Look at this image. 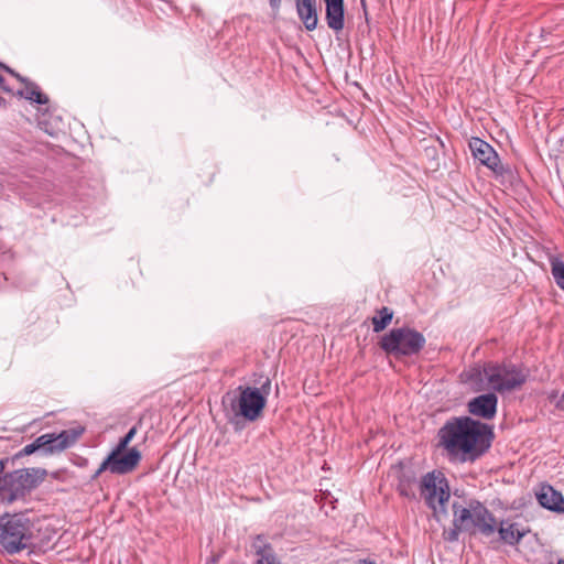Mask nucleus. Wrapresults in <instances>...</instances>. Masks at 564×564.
<instances>
[{
  "label": "nucleus",
  "instance_id": "1",
  "mask_svg": "<svg viewBox=\"0 0 564 564\" xmlns=\"http://www.w3.org/2000/svg\"><path fill=\"white\" fill-rule=\"evenodd\" d=\"M492 429L470 416L452 417L440 429L438 438L448 456L476 459L490 447Z\"/></svg>",
  "mask_w": 564,
  "mask_h": 564
},
{
  "label": "nucleus",
  "instance_id": "2",
  "mask_svg": "<svg viewBox=\"0 0 564 564\" xmlns=\"http://www.w3.org/2000/svg\"><path fill=\"white\" fill-rule=\"evenodd\" d=\"M452 509L453 527L443 532L446 541H458L460 532L487 538L494 534V516L480 501L473 499L467 506L453 502Z\"/></svg>",
  "mask_w": 564,
  "mask_h": 564
},
{
  "label": "nucleus",
  "instance_id": "3",
  "mask_svg": "<svg viewBox=\"0 0 564 564\" xmlns=\"http://www.w3.org/2000/svg\"><path fill=\"white\" fill-rule=\"evenodd\" d=\"M257 384L259 387L239 386L234 393L228 392L223 398V404L229 406L230 421L240 416L247 421H256L261 415L271 393V379L261 376Z\"/></svg>",
  "mask_w": 564,
  "mask_h": 564
},
{
  "label": "nucleus",
  "instance_id": "4",
  "mask_svg": "<svg viewBox=\"0 0 564 564\" xmlns=\"http://www.w3.org/2000/svg\"><path fill=\"white\" fill-rule=\"evenodd\" d=\"M0 545L8 554L33 545V524L24 513H6L0 518Z\"/></svg>",
  "mask_w": 564,
  "mask_h": 564
},
{
  "label": "nucleus",
  "instance_id": "5",
  "mask_svg": "<svg viewBox=\"0 0 564 564\" xmlns=\"http://www.w3.org/2000/svg\"><path fill=\"white\" fill-rule=\"evenodd\" d=\"M424 335L409 326L390 329L378 345L388 355L395 358L416 356L424 348Z\"/></svg>",
  "mask_w": 564,
  "mask_h": 564
},
{
  "label": "nucleus",
  "instance_id": "6",
  "mask_svg": "<svg viewBox=\"0 0 564 564\" xmlns=\"http://www.w3.org/2000/svg\"><path fill=\"white\" fill-rule=\"evenodd\" d=\"M421 496L425 503L433 509L435 519L441 522L447 518L446 503L449 500V487L442 473H427L420 482Z\"/></svg>",
  "mask_w": 564,
  "mask_h": 564
},
{
  "label": "nucleus",
  "instance_id": "7",
  "mask_svg": "<svg viewBox=\"0 0 564 564\" xmlns=\"http://www.w3.org/2000/svg\"><path fill=\"white\" fill-rule=\"evenodd\" d=\"M84 432L85 427L83 425H77L73 429L63 430L59 433L42 434L37 436L33 443L42 455L51 456L72 447Z\"/></svg>",
  "mask_w": 564,
  "mask_h": 564
},
{
  "label": "nucleus",
  "instance_id": "8",
  "mask_svg": "<svg viewBox=\"0 0 564 564\" xmlns=\"http://www.w3.org/2000/svg\"><path fill=\"white\" fill-rule=\"evenodd\" d=\"M527 378L524 368L512 362H496V393L505 394L520 389Z\"/></svg>",
  "mask_w": 564,
  "mask_h": 564
},
{
  "label": "nucleus",
  "instance_id": "9",
  "mask_svg": "<svg viewBox=\"0 0 564 564\" xmlns=\"http://www.w3.org/2000/svg\"><path fill=\"white\" fill-rule=\"evenodd\" d=\"M141 453L135 447L128 452H118L112 449L102 460V469H108L115 475H127L135 469L141 460Z\"/></svg>",
  "mask_w": 564,
  "mask_h": 564
},
{
  "label": "nucleus",
  "instance_id": "10",
  "mask_svg": "<svg viewBox=\"0 0 564 564\" xmlns=\"http://www.w3.org/2000/svg\"><path fill=\"white\" fill-rule=\"evenodd\" d=\"M26 494L21 485L15 470L0 476V500L4 505H11L17 500H23Z\"/></svg>",
  "mask_w": 564,
  "mask_h": 564
},
{
  "label": "nucleus",
  "instance_id": "11",
  "mask_svg": "<svg viewBox=\"0 0 564 564\" xmlns=\"http://www.w3.org/2000/svg\"><path fill=\"white\" fill-rule=\"evenodd\" d=\"M535 498L542 508L556 513H564V497L561 491L554 489L551 485L541 484L535 491Z\"/></svg>",
  "mask_w": 564,
  "mask_h": 564
},
{
  "label": "nucleus",
  "instance_id": "12",
  "mask_svg": "<svg viewBox=\"0 0 564 564\" xmlns=\"http://www.w3.org/2000/svg\"><path fill=\"white\" fill-rule=\"evenodd\" d=\"M496 530L499 534V540L511 546L517 545L528 532L519 523L509 519L501 520L499 525L496 524Z\"/></svg>",
  "mask_w": 564,
  "mask_h": 564
},
{
  "label": "nucleus",
  "instance_id": "13",
  "mask_svg": "<svg viewBox=\"0 0 564 564\" xmlns=\"http://www.w3.org/2000/svg\"><path fill=\"white\" fill-rule=\"evenodd\" d=\"M325 19L329 29L339 32L345 26L344 0H324Z\"/></svg>",
  "mask_w": 564,
  "mask_h": 564
},
{
  "label": "nucleus",
  "instance_id": "14",
  "mask_svg": "<svg viewBox=\"0 0 564 564\" xmlns=\"http://www.w3.org/2000/svg\"><path fill=\"white\" fill-rule=\"evenodd\" d=\"M15 473L26 496L37 488L47 476V470L41 467L20 468L15 469Z\"/></svg>",
  "mask_w": 564,
  "mask_h": 564
},
{
  "label": "nucleus",
  "instance_id": "15",
  "mask_svg": "<svg viewBox=\"0 0 564 564\" xmlns=\"http://www.w3.org/2000/svg\"><path fill=\"white\" fill-rule=\"evenodd\" d=\"M519 182L517 172L509 163H502L498 152L496 151V187L502 193L514 186Z\"/></svg>",
  "mask_w": 564,
  "mask_h": 564
},
{
  "label": "nucleus",
  "instance_id": "16",
  "mask_svg": "<svg viewBox=\"0 0 564 564\" xmlns=\"http://www.w3.org/2000/svg\"><path fill=\"white\" fill-rule=\"evenodd\" d=\"M296 13L307 31L318 24L317 0H295Z\"/></svg>",
  "mask_w": 564,
  "mask_h": 564
},
{
  "label": "nucleus",
  "instance_id": "17",
  "mask_svg": "<svg viewBox=\"0 0 564 564\" xmlns=\"http://www.w3.org/2000/svg\"><path fill=\"white\" fill-rule=\"evenodd\" d=\"M462 377L465 382L469 383L474 388V390L480 391L484 389L485 381H487L488 384L494 383V366L488 364L482 369L479 367L471 368L464 372Z\"/></svg>",
  "mask_w": 564,
  "mask_h": 564
},
{
  "label": "nucleus",
  "instance_id": "18",
  "mask_svg": "<svg viewBox=\"0 0 564 564\" xmlns=\"http://www.w3.org/2000/svg\"><path fill=\"white\" fill-rule=\"evenodd\" d=\"M468 412L482 419L494 417V392H488L471 399L468 404Z\"/></svg>",
  "mask_w": 564,
  "mask_h": 564
},
{
  "label": "nucleus",
  "instance_id": "19",
  "mask_svg": "<svg viewBox=\"0 0 564 564\" xmlns=\"http://www.w3.org/2000/svg\"><path fill=\"white\" fill-rule=\"evenodd\" d=\"M252 549L258 556L257 564H282L278 558L273 546L263 535L259 534L253 539Z\"/></svg>",
  "mask_w": 564,
  "mask_h": 564
},
{
  "label": "nucleus",
  "instance_id": "20",
  "mask_svg": "<svg viewBox=\"0 0 564 564\" xmlns=\"http://www.w3.org/2000/svg\"><path fill=\"white\" fill-rule=\"evenodd\" d=\"M469 149L475 160L479 161L488 170L494 171V162L490 159L494 148L488 142L479 138H471L469 140Z\"/></svg>",
  "mask_w": 564,
  "mask_h": 564
},
{
  "label": "nucleus",
  "instance_id": "21",
  "mask_svg": "<svg viewBox=\"0 0 564 564\" xmlns=\"http://www.w3.org/2000/svg\"><path fill=\"white\" fill-rule=\"evenodd\" d=\"M24 89H20L17 91V96L20 98H24L32 102L39 105H45L48 102V97L40 90V87L34 82L26 78V82H23Z\"/></svg>",
  "mask_w": 564,
  "mask_h": 564
},
{
  "label": "nucleus",
  "instance_id": "22",
  "mask_svg": "<svg viewBox=\"0 0 564 564\" xmlns=\"http://www.w3.org/2000/svg\"><path fill=\"white\" fill-rule=\"evenodd\" d=\"M393 311L387 306H382L381 308L376 311V315L371 318L373 332L380 333L384 330L388 325L392 322Z\"/></svg>",
  "mask_w": 564,
  "mask_h": 564
},
{
  "label": "nucleus",
  "instance_id": "23",
  "mask_svg": "<svg viewBox=\"0 0 564 564\" xmlns=\"http://www.w3.org/2000/svg\"><path fill=\"white\" fill-rule=\"evenodd\" d=\"M551 272L555 283L564 290V262L556 257L550 259Z\"/></svg>",
  "mask_w": 564,
  "mask_h": 564
},
{
  "label": "nucleus",
  "instance_id": "24",
  "mask_svg": "<svg viewBox=\"0 0 564 564\" xmlns=\"http://www.w3.org/2000/svg\"><path fill=\"white\" fill-rule=\"evenodd\" d=\"M497 134L496 144H498L502 151L508 152V150H513L510 137L505 129H500Z\"/></svg>",
  "mask_w": 564,
  "mask_h": 564
},
{
  "label": "nucleus",
  "instance_id": "25",
  "mask_svg": "<svg viewBox=\"0 0 564 564\" xmlns=\"http://www.w3.org/2000/svg\"><path fill=\"white\" fill-rule=\"evenodd\" d=\"M137 431H138L137 426H132L128 431V433L119 440L118 444L116 445V447L113 449H118V452H126L129 443L132 441V438L137 434Z\"/></svg>",
  "mask_w": 564,
  "mask_h": 564
},
{
  "label": "nucleus",
  "instance_id": "26",
  "mask_svg": "<svg viewBox=\"0 0 564 564\" xmlns=\"http://www.w3.org/2000/svg\"><path fill=\"white\" fill-rule=\"evenodd\" d=\"M36 452H39V451L36 449L34 443L32 442V443L25 445L21 451L15 453L12 457H7V458L9 459V463L14 464L15 460H18L24 456L32 455Z\"/></svg>",
  "mask_w": 564,
  "mask_h": 564
},
{
  "label": "nucleus",
  "instance_id": "27",
  "mask_svg": "<svg viewBox=\"0 0 564 564\" xmlns=\"http://www.w3.org/2000/svg\"><path fill=\"white\" fill-rule=\"evenodd\" d=\"M0 67L2 69H4L7 73H9L11 76L15 77L20 83H23V82H26V77L20 75L19 73H17L14 69H12L11 67L0 63Z\"/></svg>",
  "mask_w": 564,
  "mask_h": 564
},
{
  "label": "nucleus",
  "instance_id": "28",
  "mask_svg": "<svg viewBox=\"0 0 564 564\" xmlns=\"http://www.w3.org/2000/svg\"><path fill=\"white\" fill-rule=\"evenodd\" d=\"M496 505H498L500 508L503 509H517L518 507L514 506V501L512 503H509L508 501H502L501 499H496Z\"/></svg>",
  "mask_w": 564,
  "mask_h": 564
},
{
  "label": "nucleus",
  "instance_id": "29",
  "mask_svg": "<svg viewBox=\"0 0 564 564\" xmlns=\"http://www.w3.org/2000/svg\"><path fill=\"white\" fill-rule=\"evenodd\" d=\"M281 3L282 0H269L270 8L275 12L280 10Z\"/></svg>",
  "mask_w": 564,
  "mask_h": 564
},
{
  "label": "nucleus",
  "instance_id": "30",
  "mask_svg": "<svg viewBox=\"0 0 564 564\" xmlns=\"http://www.w3.org/2000/svg\"><path fill=\"white\" fill-rule=\"evenodd\" d=\"M547 399H549V401H550L551 403H553V404L555 405L556 401L560 399V397H558V391H556V390L552 391V392L549 394Z\"/></svg>",
  "mask_w": 564,
  "mask_h": 564
},
{
  "label": "nucleus",
  "instance_id": "31",
  "mask_svg": "<svg viewBox=\"0 0 564 564\" xmlns=\"http://www.w3.org/2000/svg\"><path fill=\"white\" fill-rule=\"evenodd\" d=\"M108 469H102V463L98 467V469L94 473V475L90 477V480H96L104 471H107Z\"/></svg>",
  "mask_w": 564,
  "mask_h": 564
},
{
  "label": "nucleus",
  "instance_id": "32",
  "mask_svg": "<svg viewBox=\"0 0 564 564\" xmlns=\"http://www.w3.org/2000/svg\"><path fill=\"white\" fill-rule=\"evenodd\" d=\"M555 408L564 411V392L561 394L560 399L555 403Z\"/></svg>",
  "mask_w": 564,
  "mask_h": 564
},
{
  "label": "nucleus",
  "instance_id": "33",
  "mask_svg": "<svg viewBox=\"0 0 564 564\" xmlns=\"http://www.w3.org/2000/svg\"><path fill=\"white\" fill-rule=\"evenodd\" d=\"M0 89L7 91V93H11V88H9L7 85H6V80H4V77L2 75H0Z\"/></svg>",
  "mask_w": 564,
  "mask_h": 564
},
{
  "label": "nucleus",
  "instance_id": "34",
  "mask_svg": "<svg viewBox=\"0 0 564 564\" xmlns=\"http://www.w3.org/2000/svg\"><path fill=\"white\" fill-rule=\"evenodd\" d=\"M8 464H9V459L8 458H1L0 459V476L3 474V471L7 468Z\"/></svg>",
  "mask_w": 564,
  "mask_h": 564
},
{
  "label": "nucleus",
  "instance_id": "35",
  "mask_svg": "<svg viewBox=\"0 0 564 564\" xmlns=\"http://www.w3.org/2000/svg\"><path fill=\"white\" fill-rule=\"evenodd\" d=\"M400 494L402 496H405V497H413V495H410V492L404 488V487H400Z\"/></svg>",
  "mask_w": 564,
  "mask_h": 564
},
{
  "label": "nucleus",
  "instance_id": "36",
  "mask_svg": "<svg viewBox=\"0 0 564 564\" xmlns=\"http://www.w3.org/2000/svg\"><path fill=\"white\" fill-rule=\"evenodd\" d=\"M7 106H8L7 100L0 96V108H7Z\"/></svg>",
  "mask_w": 564,
  "mask_h": 564
},
{
  "label": "nucleus",
  "instance_id": "37",
  "mask_svg": "<svg viewBox=\"0 0 564 564\" xmlns=\"http://www.w3.org/2000/svg\"><path fill=\"white\" fill-rule=\"evenodd\" d=\"M218 560H219V556L218 555H214L208 563L216 564L218 562Z\"/></svg>",
  "mask_w": 564,
  "mask_h": 564
},
{
  "label": "nucleus",
  "instance_id": "38",
  "mask_svg": "<svg viewBox=\"0 0 564 564\" xmlns=\"http://www.w3.org/2000/svg\"><path fill=\"white\" fill-rule=\"evenodd\" d=\"M556 564H564V558H560Z\"/></svg>",
  "mask_w": 564,
  "mask_h": 564
},
{
  "label": "nucleus",
  "instance_id": "39",
  "mask_svg": "<svg viewBox=\"0 0 564 564\" xmlns=\"http://www.w3.org/2000/svg\"><path fill=\"white\" fill-rule=\"evenodd\" d=\"M207 564H210V563H207Z\"/></svg>",
  "mask_w": 564,
  "mask_h": 564
}]
</instances>
